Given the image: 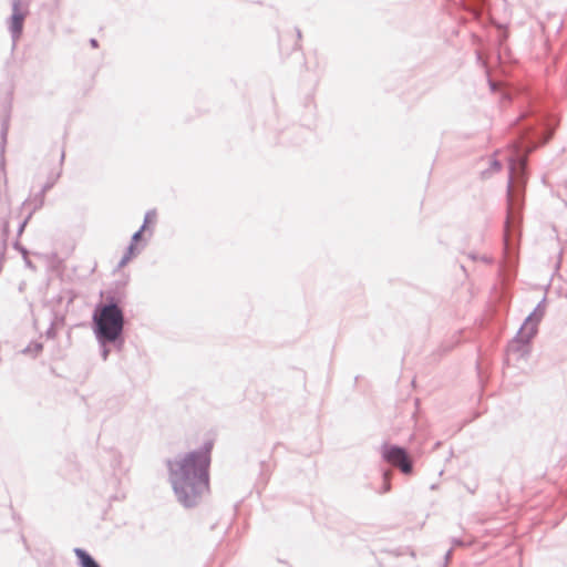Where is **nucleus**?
Segmentation results:
<instances>
[{"instance_id":"nucleus-1","label":"nucleus","mask_w":567,"mask_h":567,"mask_svg":"<svg viewBox=\"0 0 567 567\" xmlns=\"http://www.w3.org/2000/svg\"><path fill=\"white\" fill-rule=\"evenodd\" d=\"M212 449L213 442L207 441L199 451L168 463L173 489L186 507L195 506L209 489Z\"/></svg>"},{"instance_id":"nucleus-2","label":"nucleus","mask_w":567,"mask_h":567,"mask_svg":"<svg viewBox=\"0 0 567 567\" xmlns=\"http://www.w3.org/2000/svg\"><path fill=\"white\" fill-rule=\"evenodd\" d=\"M94 321L100 338L106 341H115L123 330V312L116 305H109L101 308L94 315Z\"/></svg>"},{"instance_id":"nucleus-3","label":"nucleus","mask_w":567,"mask_h":567,"mask_svg":"<svg viewBox=\"0 0 567 567\" xmlns=\"http://www.w3.org/2000/svg\"><path fill=\"white\" fill-rule=\"evenodd\" d=\"M382 456L389 464L399 467L404 474L412 473V463L404 449L386 444L382 447Z\"/></svg>"},{"instance_id":"nucleus-4","label":"nucleus","mask_w":567,"mask_h":567,"mask_svg":"<svg viewBox=\"0 0 567 567\" xmlns=\"http://www.w3.org/2000/svg\"><path fill=\"white\" fill-rule=\"evenodd\" d=\"M24 14L19 10L18 4L13 8L11 17V31L14 39H18L22 32Z\"/></svg>"},{"instance_id":"nucleus-5","label":"nucleus","mask_w":567,"mask_h":567,"mask_svg":"<svg viewBox=\"0 0 567 567\" xmlns=\"http://www.w3.org/2000/svg\"><path fill=\"white\" fill-rule=\"evenodd\" d=\"M75 555L80 560L81 567H100L99 564L83 549L76 548Z\"/></svg>"},{"instance_id":"nucleus-6","label":"nucleus","mask_w":567,"mask_h":567,"mask_svg":"<svg viewBox=\"0 0 567 567\" xmlns=\"http://www.w3.org/2000/svg\"><path fill=\"white\" fill-rule=\"evenodd\" d=\"M140 236H141V231H137L134 236H133V240L134 241H137L140 239Z\"/></svg>"},{"instance_id":"nucleus-7","label":"nucleus","mask_w":567,"mask_h":567,"mask_svg":"<svg viewBox=\"0 0 567 567\" xmlns=\"http://www.w3.org/2000/svg\"><path fill=\"white\" fill-rule=\"evenodd\" d=\"M128 259H130V257H124L121 261V266H124Z\"/></svg>"},{"instance_id":"nucleus-8","label":"nucleus","mask_w":567,"mask_h":567,"mask_svg":"<svg viewBox=\"0 0 567 567\" xmlns=\"http://www.w3.org/2000/svg\"><path fill=\"white\" fill-rule=\"evenodd\" d=\"M0 175L3 177V183L6 184L7 179H6L4 173L1 169H0Z\"/></svg>"},{"instance_id":"nucleus-9","label":"nucleus","mask_w":567,"mask_h":567,"mask_svg":"<svg viewBox=\"0 0 567 567\" xmlns=\"http://www.w3.org/2000/svg\"><path fill=\"white\" fill-rule=\"evenodd\" d=\"M128 249H130V252L132 254V251H133V249H134V246H133V245H131Z\"/></svg>"}]
</instances>
